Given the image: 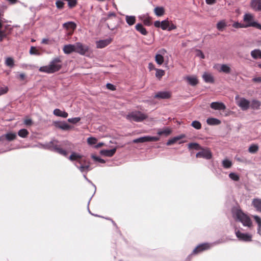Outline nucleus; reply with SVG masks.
I'll return each mask as SVG.
<instances>
[{
	"label": "nucleus",
	"instance_id": "nucleus-1",
	"mask_svg": "<svg viewBox=\"0 0 261 261\" xmlns=\"http://www.w3.org/2000/svg\"><path fill=\"white\" fill-rule=\"evenodd\" d=\"M68 144L69 142L67 141H64L60 143L58 141L54 140L45 144H39L35 146L48 149L66 157L67 156L68 152L62 147L68 145Z\"/></svg>",
	"mask_w": 261,
	"mask_h": 261
},
{
	"label": "nucleus",
	"instance_id": "nucleus-2",
	"mask_svg": "<svg viewBox=\"0 0 261 261\" xmlns=\"http://www.w3.org/2000/svg\"><path fill=\"white\" fill-rule=\"evenodd\" d=\"M62 61L60 57L54 58L47 66L40 67L39 70L40 72L47 73H53L58 71L62 67Z\"/></svg>",
	"mask_w": 261,
	"mask_h": 261
},
{
	"label": "nucleus",
	"instance_id": "nucleus-3",
	"mask_svg": "<svg viewBox=\"0 0 261 261\" xmlns=\"http://www.w3.org/2000/svg\"><path fill=\"white\" fill-rule=\"evenodd\" d=\"M232 214L234 218L241 222L244 226L248 228H251L252 226V222L250 218L241 210L234 209L232 211Z\"/></svg>",
	"mask_w": 261,
	"mask_h": 261
},
{
	"label": "nucleus",
	"instance_id": "nucleus-4",
	"mask_svg": "<svg viewBox=\"0 0 261 261\" xmlns=\"http://www.w3.org/2000/svg\"><path fill=\"white\" fill-rule=\"evenodd\" d=\"M243 21L246 28L254 27L261 30V24L254 20V16L250 13H246L244 15Z\"/></svg>",
	"mask_w": 261,
	"mask_h": 261
},
{
	"label": "nucleus",
	"instance_id": "nucleus-5",
	"mask_svg": "<svg viewBox=\"0 0 261 261\" xmlns=\"http://www.w3.org/2000/svg\"><path fill=\"white\" fill-rule=\"evenodd\" d=\"M147 118V115L140 111H134L126 116V118L130 121L141 122Z\"/></svg>",
	"mask_w": 261,
	"mask_h": 261
},
{
	"label": "nucleus",
	"instance_id": "nucleus-6",
	"mask_svg": "<svg viewBox=\"0 0 261 261\" xmlns=\"http://www.w3.org/2000/svg\"><path fill=\"white\" fill-rule=\"evenodd\" d=\"M235 100L236 104L243 111L247 110L250 105V101L246 99L244 97H240L238 95L235 96Z\"/></svg>",
	"mask_w": 261,
	"mask_h": 261
},
{
	"label": "nucleus",
	"instance_id": "nucleus-7",
	"mask_svg": "<svg viewBox=\"0 0 261 261\" xmlns=\"http://www.w3.org/2000/svg\"><path fill=\"white\" fill-rule=\"evenodd\" d=\"M213 245L214 244H210L208 243L199 244L193 250L192 253L189 255V257L192 254H196L210 249Z\"/></svg>",
	"mask_w": 261,
	"mask_h": 261
},
{
	"label": "nucleus",
	"instance_id": "nucleus-8",
	"mask_svg": "<svg viewBox=\"0 0 261 261\" xmlns=\"http://www.w3.org/2000/svg\"><path fill=\"white\" fill-rule=\"evenodd\" d=\"M235 233L237 238L244 242H250L252 240V235L247 233H243L237 228L235 229Z\"/></svg>",
	"mask_w": 261,
	"mask_h": 261
},
{
	"label": "nucleus",
	"instance_id": "nucleus-9",
	"mask_svg": "<svg viewBox=\"0 0 261 261\" xmlns=\"http://www.w3.org/2000/svg\"><path fill=\"white\" fill-rule=\"evenodd\" d=\"M89 47L86 45H84L81 42L75 43V52L81 55H85L88 52Z\"/></svg>",
	"mask_w": 261,
	"mask_h": 261
},
{
	"label": "nucleus",
	"instance_id": "nucleus-10",
	"mask_svg": "<svg viewBox=\"0 0 261 261\" xmlns=\"http://www.w3.org/2000/svg\"><path fill=\"white\" fill-rule=\"evenodd\" d=\"M201 151L197 152L196 154V158H204L206 160L211 159L212 156V153L208 148H203L201 147Z\"/></svg>",
	"mask_w": 261,
	"mask_h": 261
},
{
	"label": "nucleus",
	"instance_id": "nucleus-11",
	"mask_svg": "<svg viewBox=\"0 0 261 261\" xmlns=\"http://www.w3.org/2000/svg\"><path fill=\"white\" fill-rule=\"evenodd\" d=\"M74 165L82 173H87L90 170L89 164L84 165L82 161H78V164L74 163Z\"/></svg>",
	"mask_w": 261,
	"mask_h": 261
},
{
	"label": "nucleus",
	"instance_id": "nucleus-12",
	"mask_svg": "<svg viewBox=\"0 0 261 261\" xmlns=\"http://www.w3.org/2000/svg\"><path fill=\"white\" fill-rule=\"evenodd\" d=\"M54 124L57 128L63 130H68L71 128V126L65 121H55Z\"/></svg>",
	"mask_w": 261,
	"mask_h": 261
},
{
	"label": "nucleus",
	"instance_id": "nucleus-13",
	"mask_svg": "<svg viewBox=\"0 0 261 261\" xmlns=\"http://www.w3.org/2000/svg\"><path fill=\"white\" fill-rule=\"evenodd\" d=\"M158 52L159 54H158L155 55V61L158 64L162 65L164 61V59L163 55L166 53V50L163 48L159 50Z\"/></svg>",
	"mask_w": 261,
	"mask_h": 261
},
{
	"label": "nucleus",
	"instance_id": "nucleus-14",
	"mask_svg": "<svg viewBox=\"0 0 261 261\" xmlns=\"http://www.w3.org/2000/svg\"><path fill=\"white\" fill-rule=\"evenodd\" d=\"M112 39L110 38L104 40H100L96 42V47L97 48H102L108 46L111 43Z\"/></svg>",
	"mask_w": 261,
	"mask_h": 261
},
{
	"label": "nucleus",
	"instance_id": "nucleus-15",
	"mask_svg": "<svg viewBox=\"0 0 261 261\" xmlns=\"http://www.w3.org/2000/svg\"><path fill=\"white\" fill-rule=\"evenodd\" d=\"M250 7L255 11L261 12V0H251Z\"/></svg>",
	"mask_w": 261,
	"mask_h": 261
},
{
	"label": "nucleus",
	"instance_id": "nucleus-16",
	"mask_svg": "<svg viewBox=\"0 0 261 261\" xmlns=\"http://www.w3.org/2000/svg\"><path fill=\"white\" fill-rule=\"evenodd\" d=\"M210 106L212 109L216 110H224L226 109L225 105L221 102H213Z\"/></svg>",
	"mask_w": 261,
	"mask_h": 261
},
{
	"label": "nucleus",
	"instance_id": "nucleus-17",
	"mask_svg": "<svg viewBox=\"0 0 261 261\" xmlns=\"http://www.w3.org/2000/svg\"><path fill=\"white\" fill-rule=\"evenodd\" d=\"M171 96V94L168 91H160L158 92L154 96L155 98L159 99H168Z\"/></svg>",
	"mask_w": 261,
	"mask_h": 261
},
{
	"label": "nucleus",
	"instance_id": "nucleus-18",
	"mask_svg": "<svg viewBox=\"0 0 261 261\" xmlns=\"http://www.w3.org/2000/svg\"><path fill=\"white\" fill-rule=\"evenodd\" d=\"M17 136L15 133H7L6 135H2L0 137V142L6 139L9 141H12L16 138Z\"/></svg>",
	"mask_w": 261,
	"mask_h": 261
},
{
	"label": "nucleus",
	"instance_id": "nucleus-19",
	"mask_svg": "<svg viewBox=\"0 0 261 261\" xmlns=\"http://www.w3.org/2000/svg\"><path fill=\"white\" fill-rule=\"evenodd\" d=\"M63 50L65 54H69L72 52H75V44L64 45Z\"/></svg>",
	"mask_w": 261,
	"mask_h": 261
},
{
	"label": "nucleus",
	"instance_id": "nucleus-20",
	"mask_svg": "<svg viewBox=\"0 0 261 261\" xmlns=\"http://www.w3.org/2000/svg\"><path fill=\"white\" fill-rule=\"evenodd\" d=\"M82 156L78 153L75 152H72L71 155L69 156L68 159L72 161H75L74 163L78 164V161H81Z\"/></svg>",
	"mask_w": 261,
	"mask_h": 261
},
{
	"label": "nucleus",
	"instance_id": "nucleus-21",
	"mask_svg": "<svg viewBox=\"0 0 261 261\" xmlns=\"http://www.w3.org/2000/svg\"><path fill=\"white\" fill-rule=\"evenodd\" d=\"M202 78L205 83H213L214 79L211 73L204 72L202 75Z\"/></svg>",
	"mask_w": 261,
	"mask_h": 261
},
{
	"label": "nucleus",
	"instance_id": "nucleus-22",
	"mask_svg": "<svg viewBox=\"0 0 261 261\" xmlns=\"http://www.w3.org/2000/svg\"><path fill=\"white\" fill-rule=\"evenodd\" d=\"M116 148H114L110 150H101L100 151V153L102 155L108 156V157H111L116 152Z\"/></svg>",
	"mask_w": 261,
	"mask_h": 261
},
{
	"label": "nucleus",
	"instance_id": "nucleus-23",
	"mask_svg": "<svg viewBox=\"0 0 261 261\" xmlns=\"http://www.w3.org/2000/svg\"><path fill=\"white\" fill-rule=\"evenodd\" d=\"M252 205L257 211L261 212V199H253L252 201Z\"/></svg>",
	"mask_w": 261,
	"mask_h": 261
},
{
	"label": "nucleus",
	"instance_id": "nucleus-24",
	"mask_svg": "<svg viewBox=\"0 0 261 261\" xmlns=\"http://www.w3.org/2000/svg\"><path fill=\"white\" fill-rule=\"evenodd\" d=\"M185 79H186L188 84L192 86H196L198 83V81L197 77L195 76H187Z\"/></svg>",
	"mask_w": 261,
	"mask_h": 261
},
{
	"label": "nucleus",
	"instance_id": "nucleus-25",
	"mask_svg": "<svg viewBox=\"0 0 261 261\" xmlns=\"http://www.w3.org/2000/svg\"><path fill=\"white\" fill-rule=\"evenodd\" d=\"M53 113L55 115L64 118H67L68 114L65 111H62L59 109H56L54 110Z\"/></svg>",
	"mask_w": 261,
	"mask_h": 261
},
{
	"label": "nucleus",
	"instance_id": "nucleus-26",
	"mask_svg": "<svg viewBox=\"0 0 261 261\" xmlns=\"http://www.w3.org/2000/svg\"><path fill=\"white\" fill-rule=\"evenodd\" d=\"M185 137V135H180L179 136H175L170 139H169L167 142L166 143L167 145H171L175 143L176 141L179 140L181 139H182Z\"/></svg>",
	"mask_w": 261,
	"mask_h": 261
},
{
	"label": "nucleus",
	"instance_id": "nucleus-27",
	"mask_svg": "<svg viewBox=\"0 0 261 261\" xmlns=\"http://www.w3.org/2000/svg\"><path fill=\"white\" fill-rule=\"evenodd\" d=\"M63 27L66 30H74L76 28V24L73 21H68L63 23Z\"/></svg>",
	"mask_w": 261,
	"mask_h": 261
},
{
	"label": "nucleus",
	"instance_id": "nucleus-28",
	"mask_svg": "<svg viewBox=\"0 0 261 261\" xmlns=\"http://www.w3.org/2000/svg\"><path fill=\"white\" fill-rule=\"evenodd\" d=\"M135 28L136 30L139 32L141 34L143 35H146L147 34V31L141 23L137 24L135 26Z\"/></svg>",
	"mask_w": 261,
	"mask_h": 261
},
{
	"label": "nucleus",
	"instance_id": "nucleus-29",
	"mask_svg": "<svg viewBox=\"0 0 261 261\" xmlns=\"http://www.w3.org/2000/svg\"><path fill=\"white\" fill-rule=\"evenodd\" d=\"M251 57L254 59H261V50L260 49H254L251 52Z\"/></svg>",
	"mask_w": 261,
	"mask_h": 261
},
{
	"label": "nucleus",
	"instance_id": "nucleus-30",
	"mask_svg": "<svg viewBox=\"0 0 261 261\" xmlns=\"http://www.w3.org/2000/svg\"><path fill=\"white\" fill-rule=\"evenodd\" d=\"M154 12L157 16H162L165 13V10L162 7H156L154 9Z\"/></svg>",
	"mask_w": 261,
	"mask_h": 261
},
{
	"label": "nucleus",
	"instance_id": "nucleus-31",
	"mask_svg": "<svg viewBox=\"0 0 261 261\" xmlns=\"http://www.w3.org/2000/svg\"><path fill=\"white\" fill-rule=\"evenodd\" d=\"M206 122L208 125H214L220 124L221 121L219 119L215 118H208L206 120Z\"/></svg>",
	"mask_w": 261,
	"mask_h": 261
},
{
	"label": "nucleus",
	"instance_id": "nucleus-32",
	"mask_svg": "<svg viewBox=\"0 0 261 261\" xmlns=\"http://www.w3.org/2000/svg\"><path fill=\"white\" fill-rule=\"evenodd\" d=\"M136 17L135 16H125V20L129 25H133L136 22Z\"/></svg>",
	"mask_w": 261,
	"mask_h": 261
},
{
	"label": "nucleus",
	"instance_id": "nucleus-33",
	"mask_svg": "<svg viewBox=\"0 0 261 261\" xmlns=\"http://www.w3.org/2000/svg\"><path fill=\"white\" fill-rule=\"evenodd\" d=\"M5 65L12 68L14 66V60L12 57H7L5 59Z\"/></svg>",
	"mask_w": 261,
	"mask_h": 261
},
{
	"label": "nucleus",
	"instance_id": "nucleus-34",
	"mask_svg": "<svg viewBox=\"0 0 261 261\" xmlns=\"http://www.w3.org/2000/svg\"><path fill=\"white\" fill-rule=\"evenodd\" d=\"M250 106L252 109L258 110L261 106V102L258 100L254 99L252 101L251 104Z\"/></svg>",
	"mask_w": 261,
	"mask_h": 261
},
{
	"label": "nucleus",
	"instance_id": "nucleus-35",
	"mask_svg": "<svg viewBox=\"0 0 261 261\" xmlns=\"http://www.w3.org/2000/svg\"><path fill=\"white\" fill-rule=\"evenodd\" d=\"M148 142V136L140 137L139 138L133 140V142L134 143H144Z\"/></svg>",
	"mask_w": 261,
	"mask_h": 261
},
{
	"label": "nucleus",
	"instance_id": "nucleus-36",
	"mask_svg": "<svg viewBox=\"0 0 261 261\" xmlns=\"http://www.w3.org/2000/svg\"><path fill=\"white\" fill-rule=\"evenodd\" d=\"M29 134V133L28 130L24 128L20 129L18 132V135L22 138H26L28 136Z\"/></svg>",
	"mask_w": 261,
	"mask_h": 261
},
{
	"label": "nucleus",
	"instance_id": "nucleus-37",
	"mask_svg": "<svg viewBox=\"0 0 261 261\" xmlns=\"http://www.w3.org/2000/svg\"><path fill=\"white\" fill-rule=\"evenodd\" d=\"M171 131L170 129L168 128H165L163 129H160L158 131V134L160 136L161 135H165V136H167L170 134Z\"/></svg>",
	"mask_w": 261,
	"mask_h": 261
},
{
	"label": "nucleus",
	"instance_id": "nucleus-38",
	"mask_svg": "<svg viewBox=\"0 0 261 261\" xmlns=\"http://www.w3.org/2000/svg\"><path fill=\"white\" fill-rule=\"evenodd\" d=\"M223 167L225 169H229L232 166V162L228 159H225L222 162Z\"/></svg>",
	"mask_w": 261,
	"mask_h": 261
},
{
	"label": "nucleus",
	"instance_id": "nucleus-39",
	"mask_svg": "<svg viewBox=\"0 0 261 261\" xmlns=\"http://www.w3.org/2000/svg\"><path fill=\"white\" fill-rule=\"evenodd\" d=\"M219 71L229 73L230 72V68L226 64H222L221 65Z\"/></svg>",
	"mask_w": 261,
	"mask_h": 261
},
{
	"label": "nucleus",
	"instance_id": "nucleus-40",
	"mask_svg": "<svg viewBox=\"0 0 261 261\" xmlns=\"http://www.w3.org/2000/svg\"><path fill=\"white\" fill-rule=\"evenodd\" d=\"M29 53L32 55H41V53L34 46L31 47Z\"/></svg>",
	"mask_w": 261,
	"mask_h": 261
},
{
	"label": "nucleus",
	"instance_id": "nucleus-41",
	"mask_svg": "<svg viewBox=\"0 0 261 261\" xmlns=\"http://www.w3.org/2000/svg\"><path fill=\"white\" fill-rule=\"evenodd\" d=\"M188 148L189 149H194L195 150H200L201 149V147L197 143H189L188 144Z\"/></svg>",
	"mask_w": 261,
	"mask_h": 261
},
{
	"label": "nucleus",
	"instance_id": "nucleus-42",
	"mask_svg": "<svg viewBox=\"0 0 261 261\" xmlns=\"http://www.w3.org/2000/svg\"><path fill=\"white\" fill-rule=\"evenodd\" d=\"M258 150V146L256 144H252L248 148V151L251 153L256 152Z\"/></svg>",
	"mask_w": 261,
	"mask_h": 261
},
{
	"label": "nucleus",
	"instance_id": "nucleus-43",
	"mask_svg": "<svg viewBox=\"0 0 261 261\" xmlns=\"http://www.w3.org/2000/svg\"><path fill=\"white\" fill-rule=\"evenodd\" d=\"M168 27H169V20H168V19L161 21V28L163 30H168Z\"/></svg>",
	"mask_w": 261,
	"mask_h": 261
},
{
	"label": "nucleus",
	"instance_id": "nucleus-44",
	"mask_svg": "<svg viewBox=\"0 0 261 261\" xmlns=\"http://www.w3.org/2000/svg\"><path fill=\"white\" fill-rule=\"evenodd\" d=\"M155 70L156 71L155 76L159 79H160L165 74V71L162 69H155Z\"/></svg>",
	"mask_w": 261,
	"mask_h": 261
},
{
	"label": "nucleus",
	"instance_id": "nucleus-45",
	"mask_svg": "<svg viewBox=\"0 0 261 261\" xmlns=\"http://www.w3.org/2000/svg\"><path fill=\"white\" fill-rule=\"evenodd\" d=\"M191 125L197 129H200L201 128V124L198 121L195 120L192 122Z\"/></svg>",
	"mask_w": 261,
	"mask_h": 261
},
{
	"label": "nucleus",
	"instance_id": "nucleus-46",
	"mask_svg": "<svg viewBox=\"0 0 261 261\" xmlns=\"http://www.w3.org/2000/svg\"><path fill=\"white\" fill-rule=\"evenodd\" d=\"M226 26L224 21H219L217 24V28L219 31H222Z\"/></svg>",
	"mask_w": 261,
	"mask_h": 261
},
{
	"label": "nucleus",
	"instance_id": "nucleus-47",
	"mask_svg": "<svg viewBox=\"0 0 261 261\" xmlns=\"http://www.w3.org/2000/svg\"><path fill=\"white\" fill-rule=\"evenodd\" d=\"M229 177L232 180L236 181H237L240 179L239 176L236 173H233V172L230 173L229 174Z\"/></svg>",
	"mask_w": 261,
	"mask_h": 261
},
{
	"label": "nucleus",
	"instance_id": "nucleus-48",
	"mask_svg": "<svg viewBox=\"0 0 261 261\" xmlns=\"http://www.w3.org/2000/svg\"><path fill=\"white\" fill-rule=\"evenodd\" d=\"M8 91V88L7 86H4L0 87V96L6 94Z\"/></svg>",
	"mask_w": 261,
	"mask_h": 261
},
{
	"label": "nucleus",
	"instance_id": "nucleus-49",
	"mask_svg": "<svg viewBox=\"0 0 261 261\" xmlns=\"http://www.w3.org/2000/svg\"><path fill=\"white\" fill-rule=\"evenodd\" d=\"M81 120L80 117H74V118H68V121L70 123L75 124L77 122H79Z\"/></svg>",
	"mask_w": 261,
	"mask_h": 261
},
{
	"label": "nucleus",
	"instance_id": "nucleus-50",
	"mask_svg": "<svg viewBox=\"0 0 261 261\" xmlns=\"http://www.w3.org/2000/svg\"><path fill=\"white\" fill-rule=\"evenodd\" d=\"M64 5V3L60 1V0H57L56 2V6L57 8L59 9H62L63 8Z\"/></svg>",
	"mask_w": 261,
	"mask_h": 261
},
{
	"label": "nucleus",
	"instance_id": "nucleus-51",
	"mask_svg": "<svg viewBox=\"0 0 261 261\" xmlns=\"http://www.w3.org/2000/svg\"><path fill=\"white\" fill-rule=\"evenodd\" d=\"M87 142L90 145H94L96 143L97 139L93 137H89L87 139Z\"/></svg>",
	"mask_w": 261,
	"mask_h": 261
},
{
	"label": "nucleus",
	"instance_id": "nucleus-52",
	"mask_svg": "<svg viewBox=\"0 0 261 261\" xmlns=\"http://www.w3.org/2000/svg\"><path fill=\"white\" fill-rule=\"evenodd\" d=\"M232 27L235 28H246L245 24H242L238 22H236L232 24Z\"/></svg>",
	"mask_w": 261,
	"mask_h": 261
},
{
	"label": "nucleus",
	"instance_id": "nucleus-53",
	"mask_svg": "<svg viewBox=\"0 0 261 261\" xmlns=\"http://www.w3.org/2000/svg\"><path fill=\"white\" fill-rule=\"evenodd\" d=\"M91 157L95 161L98 162H99L100 163H102V164L105 163V161L104 160L101 159L100 157H99L98 156L92 155Z\"/></svg>",
	"mask_w": 261,
	"mask_h": 261
},
{
	"label": "nucleus",
	"instance_id": "nucleus-54",
	"mask_svg": "<svg viewBox=\"0 0 261 261\" xmlns=\"http://www.w3.org/2000/svg\"><path fill=\"white\" fill-rule=\"evenodd\" d=\"M111 17H116V14L114 12H110L107 17L102 18V20L105 21L108 20Z\"/></svg>",
	"mask_w": 261,
	"mask_h": 261
},
{
	"label": "nucleus",
	"instance_id": "nucleus-55",
	"mask_svg": "<svg viewBox=\"0 0 261 261\" xmlns=\"http://www.w3.org/2000/svg\"><path fill=\"white\" fill-rule=\"evenodd\" d=\"M253 218L257 224L258 226L261 227V218L256 215L253 216Z\"/></svg>",
	"mask_w": 261,
	"mask_h": 261
},
{
	"label": "nucleus",
	"instance_id": "nucleus-56",
	"mask_svg": "<svg viewBox=\"0 0 261 261\" xmlns=\"http://www.w3.org/2000/svg\"><path fill=\"white\" fill-rule=\"evenodd\" d=\"M168 28V31H170L175 29L176 28V26L173 24L172 21H169V27Z\"/></svg>",
	"mask_w": 261,
	"mask_h": 261
},
{
	"label": "nucleus",
	"instance_id": "nucleus-57",
	"mask_svg": "<svg viewBox=\"0 0 261 261\" xmlns=\"http://www.w3.org/2000/svg\"><path fill=\"white\" fill-rule=\"evenodd\" d=\"M159 140V138L158 137H151L148 136V142L150 141H157Z\"/></svg>",
	"mask_w": 261,
	"mask_h": 261
},
{
	"label": "nucleus",
	"instance_id": "nucleus-58",
	"mask_svg": "<svg viewBox=\"0 0 261 261\" xmlns=\"http://www.w3.org/2000/svg\"><path fill=\"white\" fill-rule=\"evenodd\" d=\"M143 23L145 25H147V26H149L151 24V21H150L149 18H146L144 19Z\"/></svg>",
	"mask_w": 261,
	"mask_h": 261
},
{
	"label": "nucleus",
	"instance_id": "nucleus-59",
	"mask_svg": "<svg viewBox=\"0 0 261 261\" xmlns=\"http://www.w3.org/2000/svg\"><path fill=\"white\" fill-rule=\"evenodd\" d=\"M106 87L108 89L111 90H115L116 89L115 86L110 83H108L106 85Z\"/></svg>",
	"mask_w": 261,
	"mask_h": 261
},
{
	"label": "nucleus",
	"instance_id": "nucleus-60",
	"mask_svg": "<svg viewBox=\"0 0 261 261\" xmlns=\"http://www.w3.org/2000/svg\"><path fill=\"white\" fill-rule=\"evenodd\" d=\"M33 122L31 119H27L24 120V124L26 125H31Z\"/></svg>",
	"mask_w": 261,
	"mask_h": 261
},
{
	"label": "nucleus",
	"instance_id": "nucleus-61",
	"mask_svg": "<svg viewBox=\"0 0 261 261\" xmlns=\"http://www.w3.org/2000/svg\"><path fill=\"white\" fill-rule=\"evenodd\" d=\"M197 56L199 57L201 59H204V55L203 54V53L201 50H198Z\"/></svg>",
	"mask_w": 261,
	"mask_h": 261
},
{
	"label": "nucleus",
	"instance_id": "nucleus-62",
	"mask_svg": "<svg viewBox=\"0 0 261 261\" xmlns=\"http://www.w3.org/2000/svg\"><path fill=\"white\" fill-rule=\"evenodd\" d=\"M154 25L156 28H161V21H160L159 20H156V21H154Z\"/></svg>",
	"mask_w": 261,
	"mask_h": 261
},
{
	"label": "nucleus",
	"instance_id": "nucleus-63",
	"mask_svg": "<svg viewBox=\"0 0 261 261\" xmlns=\"http://www.w3.org/2000/svg\"><path fill=\"white\" fill-rule=\"evenodd\" d=\"M252 81L254 82L261 83V76L254 77Z\"/></svg>",
	"mask_w": 261,
	"mask_h": 261
},
{
	"label": "nucleus",
	"instance_id": "nucleus-64",
	"mask_svg": "<svg viewBox=\"0 0 261 261\" xmlns=\"http://www.w3.org/2000/svg\"><path fill=\"white\" fill-rule=\"evenodd\" d=\"M216 0H205V2L208 5H213L215 4Z\"/></svg>",
	"mask_w": 261,
	"mask_h": 261
}]
</instances>
